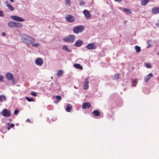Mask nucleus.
I'll use <instances>...</instances> for the list:
<instances>
[{
    "instance_id": "obj_41",
    "label": "nucleus",
    "mask_w": 159,
    "mask_h": 159,
    "mask_svg": "<svg viewBox=\"0 0 159 159\" xmlns=\"http://www.w3.org/2000/svg\"><path fill=\"white\" fill-rule=\"evenodd\" d=\"M115 1L120 2H121L123 0H114Z\"/></svg>"
},
{
    "instance_id": "obj_33",
    "label": "nucleus",
    "mask_w": 159,
    "mask_h": 159,
    "mask_svg": "<svg viewBox=\"0 0 159 159\" xmlns=\"http://www.w3.org/2000/svg\"><path fill=\"white\" fill-rule=\"evenodd\" d=\"M31 95L34 97H36L37 96V94L34 91L31 92Z\"/></svg>"
},
{
    "instance_id": "obj_44",
    "label": "nucleus",
    "mask_w": 159,
    "mask_h": 159,
    "mask_svg": "<svg viewBox=\"0 0 159 159\" xmlns=\"http://www.w3.org/2000/svg\"><path fill=\"white\" fill-rule=\"evenodd\" d=\"M150 46H151V44H149L148 46V48H149L150 47Z\"/></svg>"
},
{
    "instance_id": "obj_19",
    "label": "nucleus",
    "mask_w": 159,
    "mask_h": 159,
    "mask_svg": "<svg viewBox=\"0 0 159 159\" xmlns=\"http://www.w3.org/2000/svg\"><path fill=\"white\" fill-rule=\"evenodd\" d=\"M85 82L86 84L83 86L84 88L85 89H86L88 88L89 87L88 83H89V79L88 78H87L85 80Z\"/></svg>"
},
{
    "instance_id": "obj_46",
    "label": "nucleus",
    "mask_w": 159,
    "mask_h": 159,
    "mask_svg": "<svg viewBox=\"0 0 159 159\" xmlns=\"http://www.w3.org/2000/svg\"><path fill=\"white\" fill-rule=\"evenodd\" d=\"M158 55H159V53H158Z\"/></svg>"
},
{
    "instance_id": "obj_11",
    "label": "nucleus",
    "mask_w": 159,
    "mask_h": 159,
    "mask_svg": "<svg viewBox=\"0 0 159 159\" xmlns=\"http://www.w3.org/2000/svg\"><path fill=\"white\" fill-rule=\"evenodd\" d=\"M91 105L89 102H86L84 103L82 105L83 109H89L91 107Z\"/></svg>"
},
{
    "instance_id": "obj_39",
    "label": "nucleus",
    "mask_w": 159,
    "mask_h": 159,
    "mask_svg": "<svg viewBox=\"0 0 159 159\" xmlns=\"http://www.w3.org/2000/svg\"><path fill=\"white\" fill-rule=\"evenodd\" d=\"M11 80H12L13 84H15L16 83V81L15 79L12 78V79H11Z\"/></svg>"
},
{
    "instance_id": "obj_6",
    "label": "nucleus",
    "mask_w": 159,
    "mask_h": 159,
    "mask_svg": "<svg viewBox=\"0 0 159 159\" xmlns=\"http://www.w3.org/2000/svg\"><path fill=\"white\" fill-rule=\"evenodd\" d=\"M11 17L13 20L16 21L23 22L25 21L24 19L16 16H11Z\"/></svg>"
},
{
    "instance_id": "obj_36",
    "label": "nucleus",
    "mask_w": 159,
    "mask_h": 159,
    "mask_svg": "<svg viewBox=\"0 0 159 159\" xmlns=\"http://www.w3.org/2000/svg\"><path fill=\"white\" fill-rule=\"evenodd\" d=\"M85 4V2L83 1H81L80 3V6H83Z\"/></svg>"
},
{
    "instance_id": "obj_10",
    "label": "nucleus",
    "mask_w": 159,
    "mask_h": 159,
    "mask_svg": "<svg viewBox=\"0 0 159 159\" xmlns=\"http://www.w3.org/2000/svg\"><path fill=\"white\" fill-rule=\"evenodd\" d=\"M83 13L87 19H89L91 18V14L88 11L84 10L83 11Z\"/></svg>"
},
{
    "instance_id": "obj_32",
    "label": "nucleus",
    "mask_w": 159,
    "mask_h": 159,
    "mask_svg": "<svg viewBox=\"0 0 159 159\" xmlns=\"http://www.w3.org/2000/svg\"><path fill=\"white\" fill-rule=\"evenodd\" d=\"M124 11H125L128 12V13L129 14H131V12L130 10L129 9H127L126 8H125L124 9Z\"/></svg>"
},
{
    "instance_id": "obj_31",
    "label": "nucleus",
    "mask_w": 159,
    "mask_h": 159,
    "mask_svg": "<svg viewBox=\"0 0 159 159\" xmlns=\"http://www.w3.org/2000/svg\"><path fill=\"white\" fill-rule=\"evenodd\" d=\"M120 77L119 75L118 74H116L114 76V79L115 80H118Z\"/></svg>"
},
{
    "instance_id": "obj_15",
    "label": "nucleus",
    "mask_w": 159,
    "mask_h": 159,
    "mask_svg": "<svg viewBox=\"0 0 159 159\" xmlns=\"http://www.w3.org/2000/svg\"><path fill=\"white\" fill-rule=\"evenodd\" d=\"M152 12L154 14H156L159 13V7H155L152 9Z\"/></svg>"
},
{
    "instance_id": "obj_20",
    "label": "nucleus",
    "mask_w": 159,
    "mask_h": 159,
    "mask_svg": "<svg viewBox=\"0 0 159 159\" xmlns=\"http://www.w3.org/2000/svg\"><path fill=\"white\" fill-rule=\"evenodd\" d=\"M6 4L7 7L11 11H12L14 10V8L12 6L9 5L7 2H6Z\"/></svg>"
},
{
    "instance_id": "obj_30",
    "label": "nucleus",
    "mask_w": 159,
    "mask_h": 159,
    "mask_svg": "<svg viewBox=\"0 0 159 159\" xmlns=\"http://www.w3.org/2000/svg\"><path fill=\"white\" fill-rule=\"evenodd\" d=\"M26 99L29 102H32L34 101L33 98H30L26 97Z\"/></svg>"
},
{
    "instance_id": "obj_37",
    "label": "nucleus",
    "mask_w": 159,
    "mask_h": 159,
    "mask_svg": "<svg viewBox=\"0 0 159 159\" xmlns=\"http://www.w3.org/2000/svg\"><path fill=\"white\" fill-rule=\"evenodd\" d=\"M3 81V77L2 75H0V82H2Z\"/></svg>"
},
{
    "instance_id": "obj_29",
    "label": "nucleus",
    "mask_w": 159,
    "mask_h": 159,
    "mask_svg": "<svg viewBox=\"0 0 159 159\" xmlns=\"http://www.w3.org/2000/svg\"><path fill=\"white\" fill-rule=\"evenodd\" d=\"M66 5V6H70V0H65Z\"/></svg>"
},
{
    "instance_id": "obj_2",
    "label": "nucleus",
    "mask_w": 159,
    "mask_h": 159,
    "mask_svg": "<svg viewBox=\"0 0 159 159\" xmlns=\"http://www.w3.org/2000/svg\"><path fill=\"white\" fill-rule=\"evenodd\" d=\"M84 29V27L83 25H80L75 27L73 29V30L75 33L78 34L82 32Z\"/></svg>"
},
{
    "instance_id": "obj_3",
    "label": "nucleus",
    "mask_w": 159,
    "mask_h": 159,
    "mask_svg": "<svg viewBox=\"0 0 159 159\" xmlns=\"http://www.w3.org/2000/svg\"><path fill=\"white\" fill-rule=\"evenodd\" d=\"M8 25L11 28L14 27H17L21 28L22 27L23 25L20 23L16 22L14 21H11L8 23Z\"/></svg>"
},
{
    "instance_id": "obj_26",
    "label": "nucleus",
    "mask_w": 159,
    "mask_h": 159,
    "mask_svg": "<svg viewBox=\"0 0 159 159\" xmlns=\"http://www.w3.org/2000/svg\"><path fill=\"white\" fill-rule=\"evenodd\" d=\"M55 98L58 102L60 101L61 99V98L60 96L57 95L55 97Z\"/></svg>"
},
{
    "instance_id": "obj_1",
    "label": "nucleus",
    "mask_w": 159,
    "mask_h": 159,
    "mask_svg": "<svg viewBox=\"0 0 159 159\" xmlns=\"http://www.w3.org/2000/svg\"><path fill=\"white\" fill-rule=\"evenodd\" d=\"M21 40L27 45H30L32 42H35V40L32 37L27 34H24L21 37Z\"/></svg>"
},
{
    "instance_id": "obj_42",
    "label": "nucleus",
    "mask_w": 159,
    "mask_h": 159,
    "mask_svg": "<svg viewBox=\"0 0 159 159\" xmlns=\"http://www.w3.org/2000/svg\"><path fill=\"white\" fill-rule=\"evenodd\" d=\"M2 98L3 99L4 101L6 100V97L4 95H2Z\"/></svg>"
},
{
    "instance_id": "obj_16",
    "label": "nucleus",
    "mask_w": 159,
    "mask_h": 159,
    "mask_svg": "<svg viewBox=\"0 0 159 159\" xmlns=\"http://www.w3.org/2000/svg\"><path fill=\"white\" fill-rule=\"evenodd\" d=\"M83 44V42L81 40H78L76 41L75 43V45L77 47L81 46Z\"/></svg>"
},
{
    "instance_id": "obj_18",
    "label": "nucleus",
    "mask_w": 159,
    "mask_h": 159,
    "mask_svg": "<svg viewBox=\"0 0 159 159\" xmlns=\"http://www.w3.org/2000/svg\"><path fill=\"white\" fill-rule=\"evenodd\" d=\"M72 106L70 104H68L67 105L66 110L67 112H70L72 109Z\"/></svg>"
},
{
    "instance_id": "obj_21",
    "label": "nucleus",
    "mask_w": 159,
    "mask_h": 159,
    "mask_svg": "<svg viewBox=\"0 0 159 159\" xmlns=\"http://www.w3.org/2000/svg\"><path fill=\"white\" fill-rule=\"evenodd\" d=\"M138 80L134 79L132 80V84L133 86H135L136 84H137Z\"/></svg>"
},
{
    "instance_id": "obj_43",
    "label": "nucleus",
    "mask_w": 159,
    "mask_h": 159,
    "mask_svg": "<svg viewBox=\"0 0 159 159\" xmlns=\"http://www.w3.org/2000/svg\"><path fill=\"white\" fill-rule=\"evenodd\" d=\"M2 35L3 36H5V35H6V34H5V33H2Z\"/></svg>"
},
{
    "instance_id": "obj_34",
    "label": "nucleus",
    "mask_w": 159,
    "mask_h": 159,
    "mask_svg": "<svg viewBox=\"0 0 159 159\" xmlns=\"http://www.w3.org/2000/svg\"><path fill=\"white\" fill-rule=\"evenodd\" d=\"M146 66L148 68H151V65L150 63H147L146 64Z\"/></svg>"
},
{
    "instance_id": "obj_35",
    "label": "nucleus",
    "mask_w": 159,
    "mask_h": 159,
    "mask_svg": "<svg viewBox=\"0 0 159 159\" xmlns=\"http://www.w3.org/2000/svg\"><path fill=\"white\" fill-rule=\"evenodd\" d=\"M19 111L17 110H15L14 112V113L15 115H17L19 112Z\"/></svg>"
},
{
    "instance_id": "obj_45",
    "label": "nucleus",
    "mask_w": 159,
    "mask_h": 159,
    "mask_svg": "<svg viewBox=\"0 0 159 159\" xmlns=\"http://www.w3.org/2000/svg\"><path fill=\"white\" fill-rule=\"evenodd\" d=\"M10 1L11 2H14L13 0H10Z\"/></svg>"
},
{
    "instance_id": "obj_28",
    "label": "nucleus",
    "mask_w": 159,
    "mask_h": 159,
    "mask_svg": "<svg viewBox=\"0 0 159 159\" xmlns=\"http://www.w3.org/2000/svg\"><path fill=\"white\" fill-rule=\"evenodd\" d=\"M63 49L66 52H69V50L67 47V46L64 45L63 47Z\"/></svg>"
},
{
    "instance_id": "obj_5",
    "label": "nucleus",
    "mask_w": 159,
    "mask_h": 159,
    "mask_svg": "<svg viewBox=\"0 0 159 159\" xmlns=\"http://www.w3.org/2000/svg\"><path fill=\"white\" fill-rule=\"evenodd\" d=\"M96 45L94 43H89L86 46V48L89 50H94L97 48Z\"/></svg>"
},
{
    "instance_id": "obj_14",
    "label": "nucleus",
    "mask_w": 159,
    "mask_h": 159,
    "mask_svg": "<svg viewBox=\"0 0 159 159\" xmlns=\"http://www.w3.org/2000/svg\"><path fill=\"white\" fill-rule=\"evenodd\" d=\"M6 77L8 80H11L13 78L12 74L10 73H7L6 74Z\"/></svg>"
},
{
    "instance_id": "obj_38",
    "label": "nucleus",
    "mask_w": 159,
    "mask_h": 159,
    "mask_svg": "<svg viewBox=\"0 0 159 159\" xmlns=\"http://www.w3.org/2000/svg\"><path fill=\"white\" fill-rule=\"evenodd\" d=\"M4 15V13L3 12L0 10V16H2Z\"/></svg>"
},
{
    "instance_id": "obj_8",
    "label": "nucleus",
    "mask_w": 159,
    "mask_h": 159,
    "mask_svg": "<svg viewBox=\"0 0 159 159\" xmlns=\"http://www.w3.org/2000/svg\"><path fill=\"white\" fill-rule=\"evenodd\" d=\"M66 20L69 22H73L75 20V18L72 16L68 15L66 17Z\"/></svg>"
},
{
    "instance_id": "obj_4",
    "label": "nucleus",
    "mask_w": 159,
    "mask_h": 159,
    "mask_svg": "<svg viewBox=\"0 0 159 159\" xmlns=\"http://www.w3.org/2000/svg\"><path fill=\"white\" fill-rule=\"evenodd\" d=\"M63 40L65 42L72 43L75 41V38L74 35H71L66 38H64Z\"/></svg>"
},
{
    "instance_id": "obj_40",
    "label": "nucleus",
    "mask_w": 159,
    "mask_h": 159,
    "mask_svg": "<svg viewBox=\"0 0 159 159\" xmlns=\"http://www.w3.org/2000/svg\"><path fill=\"white\" fill-rule=\"evenodd\" d=\"M2 95L0 96V102H2Z\"/></svg>"
},
{
    "instance_id": "obj_12",
    "label": "nucleus",
    "mask_w": 159,
    "mask_h": 159,
    "mask_svg": "<svg viewBox=\"0 0 159 159\" xmlns=\"http://www.w3.org/2000/svg\"><path fill=\"white\" fill-rule=\"evenodd\" d=\"M153 76L152 74L151 73H150L144 78L145 82L146 83L148 82L150 80V78Z\"/></svg>"
},
{
    "instance_id": "obj_17",
    "label": "nucleus",
    "mask_w": 159,
    "mask_h": 159,
    "mask_svg": "<svg viewBox=\"0 0 159 159\" xmlns=\"http://www.w3.org/2000/svg\"><path fill=\"white\" fill-rule=\"evenodd\" d=\"M73 66L75 68L77 69H79L81 70L83 69L82 66L79 64L75 63L74 64Z\"/></svg>"
},
{
    "instance_id": "obj_25",
    "label": "nucleus",
    "mask_w": 159,
    "mask_h": 159,
    "mask_svg": "<svg viewBox=\"0 0 159 159\" xmlns=\"http://www.w3.org/2000/svg\"><path fill=\"white\" fill-rule=\"evenodd\" d=\"M135 49L136 52H140L141 49L140 47L138 46H136L135 47Z\"/></svg>"
},
{
    "instance_id": "obj_24",
    "label": "nucleus",
    "mask_w": 159,
    "mask_h": 159,
    "mask_svg": "<svg viewBox=\"0 0 159 159\" xmlns=\"http://www.w3.org/2000/svg\"><path fill=\"white\" fill-rule=\"evenodd\" d=\"M34 42H32V43L30 45H31V46L32 47H38L39 46L40 44L39 43H34Z\"/></svg>"
},
{
    "instance_id": "obj_22",
    "label": "nucleus",
    "mask_w": 159,
    "mask_h": 159,
    "mask_svg": "<svg viewBox=\"0 0 159 159\" xmlns=\"http://www.w3.org/2000/svg\"><path fill=\"white\" fill-rule=\"evenodd\" d=\"M149 0H143L142 1L141 4L143 6H145L149 2Z\"/></svg>"
},
{
    "instance_id": "obj_7",
    "label": "nucleus",
    "mask_w": 159,
    "mask_h": 159,
    "mask_svg": "<svg viewBox=\"0 0 159 159\" xmlns=\"http://www.w3.org/2000/svg\"><path fill=\"white\" fill-rule=\"evenodd\" d=\"M11 112L7 109H4L2 110V115L5 117H9L10 116Z\"/></svg>"
},
{
    "instance_id": "obj_13",
    "label": "nucleus",
    "mask_w": 159,
    "mask_h": 159,
    "mask_svg": "<svg viewBox=\"0 0 159 159\" xmlns=\"http://www.w3.org/2000/svg\"><path fill=\"white\" fill-rule=\"evenodd\" d=\"M100 111L98 110H94L92 112L93 115L95 116H99L100 115Z\"/></svg>"
},
{
    "instance_id": "obj_27",
    "label": "nucleus",
    "mask_w": 159,
    "mask_h": 159,
    "mask_svg": "<svg viewBox=\"0 0 159 159\" xmlns=\"http://www.w3.org/2000/svg\"><path fill=\"white\" fill-rule=\"evenodd\" d=\"M14 127V125L13 124H11L9 125H8L7 127V129L9 130L11 128H13Z\"/></svg>"
},
{
    "instance_id": "obj_9",
    "label": "nucleus",
    "mask_w": 159,
    "mask_h": 159,
    "mask_svg": "<svg viewBox=\"0 0 159 159\" xmlns=\"http://www.w3.org/2000/svg\"><path fill=\"white\" fill-rule=\"evenodd\" d=\"M35 63L39 66H41L43 63V60L41 58H38L36 60Z\"/></svg>"
},
{
    "instance_id": "obj_23",
    "label": "nucleus",
    "mask_w": 159,
    "mask_h": 159,
    "mask_svg": "<svg viewBox=\"0 0 159 159\" xmlns=\"http://www.w3.org/2000/svg\"><path fill=\"white\" fill-rule=\"evenodd\" d=\"M63 73V71L62 70H59L58 71V72L57 74V77H60L61 76V75Z\"/></svg>"
}]
</instances>
